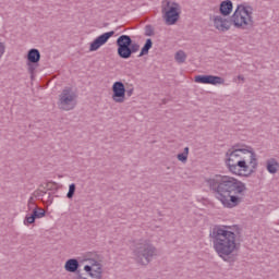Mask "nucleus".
I'll use <instances>...</instances> for the list:
<instances>
[{"instance_id": "nucleus-6", "label": "nucleus", "mask_w": 279, "mask_h": 279, "mask_svg": "<svg viewBox=\"0 0 279 279\" xmlns=\"http://www.w3.org/2000/svg\"><path fill=\"white\" fill-rule=\"evenodd\" d=\"M86 260L88 263L83 267L84 272H77L75 279H102L104 265L97 259V254L88 253Z\"/></svg>"}, {"instance_id": "nucleus-28", "label": "nucleus", "mask_w": 279, "mask_h": 279, "mask_svg": "<svg viewBox=\"0 0 279 279\" xmlns=\"http://www.w3.org/2000/svg\"><path fill=\"white\" fill-rule=\"evenodd\" d=\"M238 80H241L243 82L245 80V77H243V75H239Z\"/></svg>"}, {"instance_id": "nucleus-14", "label": "nucleus", "mask_w": 279, "mask_h": 279, "mask_svg": "<svg viewBox=\"0 0 279 279\" xmlns=\"http://www.w3.org/2000/svg\"><path fill=\"white\" fill-rule=\"evenodd\" d=\"M64 269L68 274H75L80 269V262L75 258H70L65 262Z\"/></svg>"}, {"instance_id": "nucleus-2", "label": "nucleus", "mask_w": 279, "mask_h": 279, "mask_svg": "<svg viewBox=\"0 0 279 279\" xmlns=\"http://www.w3.org/2000/svg\"><path fill=\"white\" fill-rule=\"evenodd\" d=\"M225 165L232 175L251 178L258 169V156L250 145L236 144L225 155Z\"/></svg>"}, {"instance_id": "nucleus-1", "label": "nucleus", "mask_w": 279, "mask_h": 279, "mask_svg": "<svg viewBox=\"0 0 279 279\" xmlns=\"http://www.w3.org/2000/svg\"><path fill=\"white\" fill-rule=\"evenodd\" d=\"M202 189H209L223 208H236L247 193V185L234 177L215 174L206 178Z\"/></svg>"}, {"instance_id": "nucleus-11", "label": "nucleus", "mask_w": 279, "mask_h": 279, "mask_svg": "<svg viewBox=\"0 0 279 279\" xmlns=\"http://www.w3.org/2000/svg\"><path fill=\"white\" fill-rule=\"evenodd\" d=\"M75 97H77V95H75V92H73V88L66 87L62 90L60 95V101L61 104H65V106H69L71 101H75Z\"/></svg>"}, {"instance_id": "nucleus-9", "label": "nucleus", "mask_w": 279, "mask_h": 279, "mask_svg": "<svg viewBox=\"0 0 279 279\" xmlns=\"http://www.w3.org/2000/svg\"><path fill=\"white\" fill-rule=\"evenodd\" d=\"M112 99L116 104H123L125 101V85L121 81H117L112 85Z\"/></svg>"}, {"instance_id": "nucleus-19", "label": "nucleus", "mask_w": 279, "mask_h": 279, "mask_svg": "<svg viewBox=\"0 0 279 279\" xmlns=\"http://www.w3.org/2000/svg\"><path fill=\"white\" fill-rule=\"evenodd\" d=\"M226 81L221 76L209 75V84L217 86V84H223Z\"/></svg>"}, {"instance_id": "nucleus-10", "label": "nucleus", "mask_w": 279, "mask_h": 279, "mask_svg": "<svg viewBox=\"0 0 279 279\" xmlns=\"http://www.w3.org/2000/svg\"><path fill=\"white\" fill-rule=\"evenodd\" d=\"M112 36H114V31L104 33L100 36L96 37L90 43L89 51H97L100 47H104V45H106V43H108V40H110Z\"/></svg>"}, {"instance_id": "nucleus-5", "label": "nucleus", "mask_w": 279, "mask_h": 279, "mask_svg": "<svg viewBox=\"0 0 279 279\" xmlns=\"http://www.w3.org/2000/svg\"><path fill=\"white\" fill-rule=\"evenodd\" d=\"M158 255L156 247L147 240L136 243L132 251V258L137 265H149L151 258Z\"/></svg>"}, {"instance_id": "nucleus-20", "label": "nucleus", "mask_w": 279, "mask_h": 279, "mask_svg": "<svg viewBox=\"0 0 279 279\" xmlns=\"http://www.w3.org/2000/svg\"><path fill=\"white\" fill-rule=\"evenodd\" d=\"M177 158L180 162H186L189 160V147H185L183 153H180Z\"/></svg>"}, {"instance_id": "nucleus-12", "label": "nucleus", "mask_w": 279, "mask_h": 279, "mask_svg": "<svg viewBox=\"0 0 279 279\" xmlns=\"http://www.w3.org/2000/svg\"><path fill=\"white\" fill-rule=\"evenodd\" d=\"M234 5L232 4L231 0H225L220 3L219 12L221 16H230L232 14Z\"/></svg>"}, {"instance_id": "nucleus-13", "label": "nucleus", "mask_w": 279, "mask_h": 279, "mask_svg": "<svg viewBox=\"0 0 279 279\" xmlns=\"http://www.w3.org/2000/svg\"><path fill=\"white\" fill-rule=\"evenodd\" d=\"M26 58L29 64H38L40 62V50L36 48L29 49Z\"/></svg>"}, {"instance_id": "nucleus-26", "label": "nucleus", "mask_w": 279, "mask_h": 279, "mask_svg": "<svg viewBox=\"0 0 279 279\" xmlns=\"http://www.w3.org/2000/svg\"><path fill=\"white\" fill-rule=\"evenodd\" d=\"M5 54V43L0 41V60Z\"/></svg>"}, {"instance_id": "nucleus-27", "label": "nucleus", "mask_w": 279, "mask_h": 279, "mask_svg": "<svg viewBox=\"0 0 279 279\" xmlns=\"http://www.w3.org/2000/svg\"><path fill=\"white\" fill-rule=\"evenodd\" d=\"M125 94L128 95V97H132V95L134 94V88L125 89Z\"/></svg>"}, {"instance_id": "nucleus-7", "label": "nucleus", "mask_w": 279, "mask_h": 279, "mask_svg": "<svg viewBox=\"0 0 279 279\" xmlns=\"http://www.w3.org/2000/svg\"><path fill=\"white\" fill-rule=\"evenodd\" d=\"M116 45L118 47L117 53L122 60H130L134 53L141 51V45L132 40L130 35H121L117 38Z\"/></svg>"}, {"instance_id": "nucleus-23", "label": "nucleus", "mask_w": 279, "mask_h": 279, "mask_svg": "<svg viewBox=\"0 0 279 279\" xmlns=\"http://www.w3.org/2000/svg\"><path fill=\"white\" fill-rule=\"evenodd\" d=\"M145 36H154V26L149 24L145 26Z\"/></svg>"}, {"instance_id": "nucleus-18", "label": "nucleus", "mask_w": 279, "mask_h": 279, "mask_svg": "<svg viewBox=\"0 0 279 279\" xmlns=\"http://www.w3.org/2000/svg\"><path fill=\"white\" fill-rule=\"evenodd\" d=\"M210 75H196L194 82L196 84H209Z\"/></svg>"}, {"instance_id": "nucleus-25", "label": "nucleus", "mask_w": 279, "mask_h": 279, "mask_svg": "<svg viewBox=\"0 0 279 279\" xmlns=\"http://www.w3.org/2000/svg\"><path fill=\"white\" fill-rule=\"evenodd\" d=\"M33 214L35 215V218L37 217L38 219H43V217H45V211L44 209L38 210H34Z\"/></svg>"}, {"instance_id": "nucleus-24", "label": "nucleus", "mask_w": 279, "mask_h": 279, "mask_svg": "<svg viewBox=\"0 0 279 279\" xmlns=\"http://www.w3.org/2000/svg\"><path fill=\"white\" fill-rule=\"evenodd\" d=\"M27 66L28 73H31V75H34V71H36V66H38V63H29V61H27Z\"/></svg>"}, {"instance_id": "nucleus-15", "label": "nucleus", "mask_w": 279, "mask_h": 279, "mask_svg": "<svg viewBox=\"0 0 279 279\" xmlns=\"http://www.w3.org/2000/svg\"><path fill=\"white\" fill-rule=\"evenodd\" d=\"M151 47H154V41L151 40V38H147L137 58H143V56H148L149 49H151Z\"/></svg>"}, {"instance_id": "nucleus-22", "label": "nucleus", "mask_w": 279, "mask_h": 279, "mask_svg": "<svg viewBox=\"0 0 279 279\" xmlns=\"http://www.w3.org/2000/svg\"><path fill=\"white\" fill-rule=\"evenodd\" d=\"M73 195H75V184L74 183L70 184L66 197L69 199H71L73 197Z\"/></svg>"}, {"instance_id": "nucleus-21", "label": "nucleus", "mask_w": 279, "mask_h": 279, "mask_svg": "<svg viewBox=\"0 0 279 279\" xmlns=\"http://www.w3.org/2000/svg\"><path fill=\"white\" fill-rule=\"evenodd\" d=\"M36 221V216H35V214H33V215H27L26 217H25V220H24V226H29V225H32V223H34Z\"/></svg>"}, {"instance_id": "nucleus-4", "label": "nucleus", "mask_w": 279, "mask_h": 279, "mask_svg": "<svg viewBox=\"0 0 279 279\" xmlns=\"http://www.w3.org/2000/svg\"><path fill=\"white\" fill-rule=\"evenodd\" d=\"M254 9L251 5L239 4L230 19H223L221 15L214 17V27L219 32H228L232 25L236 29H252L254 27Z\"/></svg>"}, {"instance_id": "nucleus-17", "label": "nucleus", "mask_w": 279, "mask_h": 279, "mask_svg": "<svg viewBox=\"0 0 279 279\" xmlns=\"http://www.w3.org/2000/svg\"><path fill=\"white\" fill-rule=\"evenodd\" d=\"M279 165L278 161H276L275 159H270L267 162V171H269V173H276V171H278Z\"/></svg>"}, {"instance_id": "nucleus-16", "label": "nucleus", "mask_w": 279, "mask_h": 279, "mask_svg": "<svg viewBox=\"0 0 279 279\" xmlns=\"http://www.w3.org/2000/svg\"><path fill=\"white\" fill-rule=\"evenodd\" d=\"M174 60L178 64H184V62H186V52L179 50L174 56Z\"/></svg>"}, {"instance_id": "nucleus-3", "label": "nucleus", "mask_w": 279, "mask_h": 279, "mask_svg": "<svg viewBox=\"0 0 279 279\" xmlns=\"http://www.w3.org/2000/svg\"><path fill=\"white\" fill-rule=\"evenodd\" d=\"M211 239L214 250L222 260H230V258L234 260L239 256L241 244L236 242V234L230 230V227L222 226L215 228Z\"/></svg>"}, {"instance_id": "nucleus-8", "label": "nucleus", "mask_w": 279, "mask_h": 279, "mask_svg": "<svg viewBox=\"0 0 279 279\" xmlns=\"http://www.w3.org/2000/svg\"><path fill=\"white\" fill-rule=\"evenodd\" d=\"M180 4L178 2H172L171 0H162L161 2V13L166 25H175L180 21L181 14Z\"/></svg>"}]
</instances>
